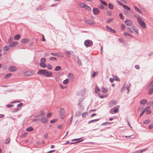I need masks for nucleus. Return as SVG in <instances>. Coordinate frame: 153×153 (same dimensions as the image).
Here are the masks:
<instances>
[{"mask_svg": "<svg viewBox=\"0 0 153 153\" xmlns=\"http://www.w3.org/2000/svg\"><path fill=\"white\" fill-rule=\"evenodd\" d=\"M93 45V42L90 39H87L84 42V45L86 48L91 47Z\"/></svg>", "mask_w": 153, "mask_h": 153, "instance_id": "obj_1", "label": "nucleus"}, {"mask_svg": "<svg viewBox=\"0 0 153 153\" xmlns=\"http://www.w3.org/2000/svg\"><path fill=\"white\" fill-rule=\"evenodd\" d=\"M59 112L61 118L62 119H63L65 115V109L63 108H61L59 110Z\"/></svg>", "mask_w": 153, "mask_h": 153, "instance_id": "obj_2", "label": "nucleus"}, {"mask_svg": "<svg viewBox=\"0 0 153 153\" xmlns=\"http://www.w3.org/2000/svg\"><path fill=\"white\" fill-rule=\"evenodd\" d=\"M34 73L33 71L29 70L25 71L24 73V75L25 76H30L33 74Z\"/></svg>", "mask_w": 153, "mask_h": 153, "instance_id": "obj_3", "label": "nucleus"}, {"mask_svg": "<svg viewBox=\"0 0 153 153\" xmlns=\"http://www.w3.org/2000/svg\"><path fill=\"white\" fill-rule=\"evenodd\" d=\"M47 72V70L45 69H41L39 70L37 73L38 74L42 75L43 76H45L46 72Z\"/></svg>", "mask_w": 153, "mask_h": 153, "instance_id": "obj_4", "label": "nucleus"}, {"mask_svg": "<svg viewBox=\"0 0 153 153\" xmlns=\"http://www.w3.org/2000/svg\"><path fill=\"white\" fill-rule=\"evenodd\" d=\"M150 109V106H147L145 108L144 110H145V111L146 112V114H150L152 112Z\"/></svg>", "mask_w": 153, "mask_h": 153, "instance_id": "obj_5", "label": "nucleus"}, {"mask_svg": "<svg viewBox=\"0 0 153 153\" xmlns=\"http://www.w3.org/2000/svg\"><path fill=\"white\" fill-rule=\"evenodd\" d=\"M93 12L94 15H98L100 13V10L97 8H94L93 9Z\"/></svg>", "mask_w": 153, "mask_h": 153, "instance_id": "obj_6", "label": "nucleus"}, {"mask_svg": "<svg viewBox=\"0 0 153 153\" xmlns=\"http://www.w3.org/2000/svg\"><path fill=\"white\" fill-rule=\"evenodd\" d=\"M50 55L56 56H58V57H63V55L62 54H59L58 53H50Z\"/></svg>", "mask_w": 153, "mask_h": 153, "instance_id": "obj_7", "label": "nucleus"}, {"mask_svg": "<svg viewBox=\"0 0 153 153\" xmlns=\"http://www.w3.org/2000/svg\"><path fill=\"white\" fill-rule=\"evenodd\" d=\"M117 104V101H116L111 100L109 103V106L110 107H111L113 106L116 105Z\"/></svg>", "mask_w": 153, "mask_h": 153, "instance_id": "obj_8", "label": "nucleus"}, {"mask_svg": "<svg viewBox=\"0 0 153 153\" xmlns=\"http://www.w3.org/2000/svg\"><path fill=\"white\" fill-rule=\"evenodd\" d=\"M124 23L126 25L128 26H131L132 24L131 21L128 19L126 20Z\"/></svg>", "mask_w": 153, "mask_h": 153, "instance_id": "obj_9", "label": "nucleus"}, {"mask_svg": "<svg viewBox=\"0 0 153 153\" xmlns=\"http://www.w3.org/2000/svg\"><path fill=\"white\" fill-rule=\"evenodd\" d=\"M53 75L52 72L51 71H48L47 70V72H46L45 76L46 77H51Z\"/></svg>", "mask_w": 153, "mask_h": 153, "instance_id": "obj_10", "label": "nucleus"}, {"mask_svg": "<svg viewBox=\"0 0 153 153\" xmlns=\"http://www.w3.org/2000/svg\"><path fill=\"white\" fill-rule=\"evenodd\" d=\"M8 69L10 71L12 72L15 71L17 70L16 67L13 66H9L8 68Z\"/></svg>", "mask_w": 153, "mask_h": 153, "instance_id": "obj_11", "label": "nucleus"}, {"mask_svg": "<svg viewBox=\"0 0 153 153\" xmlns=\"http://www.w3.org/2000/svg\"><path fill=\"white\" fill-rule=\"evenodd\" d=\"M139 22V23L141 27L143 29H145L146 28V25L143 21L140 22Z\"/></svg>", "mask_w": 153, "mask_h": 153, "instance_id": "obj_12", "label": "nucleus"}, {"mask_svg": "<svg viewBox=\"0 0 153 153\" xmlns=\"http://www.w3.org/2000/svg\"><path fill=\"white\" fill-rule=\"evenodd\" d=\"M18 44V42L15 41L13 42H11L9 44L10 46V47H14L16 45H17Z\"/></svg>", "mask_w": 153, "mask_h": 153, "instance_id": "obj_13", "label": "nucleus"}, {"mask_svg": "<svg viewBox=\"0 0 153 153\" xmlns=\"http://www.w3.org/2000/svg\"><path fill=\"white\" fill-rule=\"evenodd\" d=\"M41 121L43 124H46L48 123V120L45 117H43L41 119Z\"/></svg>", "mask_w": 153, "mask_h": 153, "instance_id": "obj_14", "label": "nucleus"}, {"mask_svg": "<svg viewBox=\"0 0 153 153\" xmlns=\"http://www.w3.org/2000/svg\"><path fill=\"white\" fill-rule=\"evenodd\" d=\"M84 22L85 24H94V22L93 21L90 19L85 20L84 21Z\"/></svg>", "mask_w": 153, "mask_h": 153, "instance_id": "obj_15", "label": "nucleus"}, {"mask_svg": "<svg viewBox=\"0 0 153 153\" xmlns=\"http://www.w3.org/2000/svg\"><path fill=\"white\" fill-rule=\"evenodd\" d=\"M68 78L72 81L74 80V76L73 74L71 73H69L68 74Z\"/></svg>", "mask_w": 153, "mask_h": 153, "instance_id": "obj_16", "label": "nucleus"}, {"mask_svg": "<svg viewBox=\"0 0 153 153\" xmlns=\"http://www.w3.org/2000/svg\"><path fill=\"white\" fill-rule=\"evenodd\" d=\"M29 41V40L28 39L25 38L21 39V42L23 44H25L28 42Z\"/></svg>", "mask_w": 153, "mask_h": 153, "instance_id": "obj_17", "label": "nucleus"}, {"mask_svg": "<svg viewBox=\"0 0 153 153\" xmlns=\"http://www.w3.org/2000/svg\"><path fill=\"white\" fill-rule=\"evenodd\" d=\"M148 101L146 99H143L140 102V104L142 105H145L147 102Z\"/></svg>", "mask_w": 153, "mask_h": 153, "instance_id": "obj_18", "label": "nucleus"}, {"mask_svg": "<svg viewBox=\"0 0 153 153\" xmlns=\"http://www.w3.org/2000/svg\"><path fill=\"white\" fill-rule=\"evenodd\" d=\"M134 8L136 11L139 13L141 14L142 13V12L136 6H134Z\"/></svg>", "mask_w": 153, "mask_h": 153, "instance_id": "obj_19", "label": "nucleus"}, {"mask_svg": "<svg viewBox=\"0 0 153 153\" xmlns=\"http://www.w3.org/2000/svg\"><path fill=\"white\" fill-rule=\"evenodd\" d=\"M10 46L9 45H7L5 46L3 48V51H6L9 50L10 48Z\"/></svg>", "mask_w": 153, "mask_h": 153, "instance_id": "obj_20", "label": "nucleus"}, {"mask_svg": "<svg viewBox=\"0 0 153 153\" xmlns=\"http://www.w3.org/2000/svg\"><path fill=\"white\" fill-rule=\"evenodd\" d=\"M40 66L42 68H45L47 66V65L45 62H41L39 63Z\"/></svg>", "mask_w": 153, "mask_h": 153, "instance_id": "obj_21", "label": "nucleus"}, {"mask_svg": "<svg viewBox=\"0 0 153 153\" xmlns=\"http://www.w3.org/2000/svg\"><path fill=\"white\" fill-rule=\"evenodd\" d=\"M101 91L103 93H106L108 91V88H105L104 87H102L101 88Z\"/></svg>", "mask_w": 153, "mask_h": 153, "instance_id": "obj_22", "label": "nucleus"}, {"mask_svg": "<svg viewBox=\"0 0 153 153\" xmlns=\"http://www.w3.org/2000/svg\"><path fill=\"white\" fill-rule=\"evenodd\" d=\"M100 120V118H98V119L91 120L88 122V123H94V122H96L99 120Z\"/></svg>", "mask_w": 153, "mask_h": 153, "instance_id": "obj_23", "label": "nucleus"}, {"mask_svg": "<svg viewBox=\"0 0 153 153\" xmlns=\"http://www.w3.org/2000/svg\"><path fill=\"white\" fill-rule=\"evenodd\" d=\"M100 91V88L99 87H98L96 85L95 86V93L97 94H99V93H98V92Z\"/></svg>", "mask_w": 153, "mask_h": 153, "instance_id": "obj_24", "label": "nucleus"}, {"mask_svg": "<svg viewBox=\"0 0 153 153\" xmlns=\"http://www.w3.org/2000/svg\"><path fill=\"white\" fill-rule=\"evenodd\" d=\"M34 128L32 127H29L26 129V131H31L33 130Z\"/></svg>", "mask_w": 153, "mask_h": 153, "instance_id": "obj_25", "label": "nucleus"}, {"mask_svg": "<svg viewBox=\"0 0 153 153\" xmlns=\"http://www.w3.org/2000/svg\"><path fill=\"white\" fill-rule=\"evenodd\" d=\"M76 139V141H77L76 142H75L76 143L81 142L83 140V139H82V137H81L80 138H77V139Z\"/></svg>", "mask_w": 153, "mask_h": 153, "instance_id": "obj_26", "label": "nucleus"}, {"mask_svg": "<svg viewBox=\"0 0 153 153\" xmlns=\"http://www.w3.org/2000/svg\"><path fill=\"white\" fill-rule=\"evenodd\" d=\"M72 118H73V116H72L71 117L68 119V125H70L71 123H72Z\"/></svg>", "mask_w": 153, "mask_h": 153, "instance_id": "obj_27", "label": "nucleus"}, {"mask_svg": "<svg viewBox=\"0 0 153 153\" xmlns=\"http://www.w3.org/2000/svg\"><path fill=\"white\" fill-rule=\"evenodd\" d=\"M21 36L19 34L16 35L14 37V39L15 40L19 39L20 38Z\"/></svg>", "mask_w": 153, "mask_h": 153, "instance_id": "obj_28", "label": "nucleus"}, {"mask_svg": "<svg viewBox=\"0 0 153 153\" xmlns=\"http://www.w3.org/2000/svg\"><path fill=\"white\" fill-rule=\"evenodd\" d=\"M123 34L124 36H127L128 38H130V37H131V35L128 33L124 32Z\"/></svg>", "mask_w": 153, "mask_h": 153, "instance_id": "obj_29", "label": "nucleus"}, {"mask_svg": "<svg viewBox=\"0 0 153 153\" xmlns=\"http://www.w3.org/2000/svg\"><path fill=\"white\" fill-rule=\"evenodd\" d=\"M149 89L148 92V94L149 95L152 94L153 92V87Z\"/></svg>", "mask_w": 153, "mask_h": 153, "instance_id": "obj_30", "label": "nucleus"}, {"mask_svg": "<svg viewBox=\"0 0 153 153\" xmlns=\"http://www.w3.org/2000/svg\"><path fill=\"white\" fill-rule=\"evenodd\" d=\"M61 69V67L59 66H56L55 68V70L56 71H60Z\"/></svg>", "mask_w": 153, "mask_h": 153, "instance_id": "obj_31", "label": "nucleus"}, {"mask_svg": "<svg viewBox=\"0 0 153 153\" xmlns=\"http://www.w3.org/2000/svg\"><path fill=\"white\" fill-rule=\"evenodd\" d=\"M108 7L110 10H113L114 8V6L111 3H110L108 4Z\"/></svg>", "mask_w": 153, "mask_h": 153, "instance_id": "obj_32", "label": "nucleus"}, {"mask_svg": "<svg viewBox=\"0 0 153 153\" xmlns=\"http://www.w3.org/2000/svg\"><path fill=\"white\" fill-rule=\"evenodd\" d=\"M84 8L87 11H90L91 10L90 7L86 5L85 7H84Z\"/></svg>", "mask_w": 153, "mask_h": 153, "instance_id": "obj_33", "label": "nucleus"}, {"mask_svg": "<svg viewBox=\"0 0 153 153\" xmlns=\"http://www.w3.org/2000/svg\"><path fill=\"white\" fill-rule=\"evenodd\" d=\"M123 7L124 9L127 10H130V8L128 6H127L126 5L124 4L123 5Z\"/></svg>", "mask_w": 153, "mask_h": 153, "instance_id": "obj_34", "label": "nucleus"}, {"mask_svg": "<svg viewBox=\"0 0 153 153\" xmlns=\"http://www.w3.org/2000/svg\"><path fill=\"white\" fill-rule=\"evenodd\" d=\"M12 75V74L11 73L7 74L4 76V77L5 79L8 78Z\"/></svg>", "mask_w": 153, "mask_h": 153, "instance_id": "obj_35", "label": "nucleus"}, {"mask_svg": "<svg viewBox=\"0 0 153 153\" xmlns=\"http://www.w3.org/2000/svg\"><path fill=\"white\" fill-rule=\"evenodd\" d=\"M79 6L82 8H84L85 7V6L86 5V4L84 3H83L80 2L79 4Z\"/></svg>", "mask_w": 153, "mask_h": 153, "instance_id": "obj_36", "label": "nucleus"}, {"mask_svg": "<svg viewBox=\"0 0 153 153\" xmlns=\"http://www.w3.org/2000/svg\"><path fill=\"white\" fill-rule=\"evenodd\" d=\"M148 150V148H145L141 150H139V152L140 153H141L145 151H147Z\"/></svg>", "mask_w": 153, "mask_h": 153, "instance_id": "obj_37", "label": "nucleus"}, {"mask_svg": "<svg viewBox=\"0 0 153 153\" xmlns=\"http://www.w3.org/2000/svg\"><path fill=\"white\" fill-rule=\"evenodd\" d=\"M148 88H150V87H153V81L151 82L148 85Z\"/></svg>", "mask_w": 153, "mask_h": 153, "instance_id": "obj_38", "label": "nucleus"}, {"mask_svg": "<svg viewBox=\"0 0 153 153\" xmlns=\"http://www.w3.org/2000/svg\"><path fill=\"white\" fill-rule=\"evenodd\" d=\"M137 22L138 23L140 22L143 21L142 20V19L141 16H138L137 18Z\"/></svg>", "mask_w": 153, "mask_h": 153, "instance_id": "obj_39", "label": "nucleus"}, {"mask_svg": "<svg viewBox=\"0 0 153 153\" xmlns=\"http://www.w3.org/2000/svg\"><path fill=\"white\" fill-rule=\"evenodd\" d=\"M113 20V18L109 19L107 20L106 22L108 24L110 23Z\"/></svg>", "mask_w": 153, "mask_h": 153, "instance_id": "obj_40", "label": "nucleus"}, {"mask_svg": "<svg viewBox=\"0 0 153 153\" xmlns=\"http://www.w3.org/2000/svg\"><path fill=\"white\" fill-rule=\"evenodd\" d=\"M100 2L102 4L104 5V6H106L107 5V3L106 2H105V1H102V0H100Z\"/></svg>", "mask_w": 153, "mask_h": 153, "instance_id": "obj_41", "label": "nucleus"}, {"mask_svg": "<svg viewBox=\"0 0 153 153\" xmlns=\"http://www.w3.org/2000/svg\"><path fill=\"white\" fill-rule=\"evenodd\" d=\"M66 56L68 57H70V51H65Z\"/></svg>", "mask_w": 153, "mask_h": 153, "instance_id": "obj_42", "label": "nucleus"}, {"mask_svg": "<svg viewBox=\"0 0 153 153\" xmlns=\"http://www.w3.org/2000/svg\"><path fill=\"white\" fill-rule=\"evenodd\" d=\"M111 123L109 122H106L102 123V125L103 126L108 125L111 124Z\"/></svg>", "mask_w": 153, "mask_h": 153, "instance_id": "obj_43", "label": "nucleus"}, {"mask_svg": "<svg viewBox=\"0 0 153 153\" xmlns=\"http://www.w3.org/2000/svg\"><path fill=\"white\" fill-rule=\"evenodd\" d=\"M68 79H66L63 81V83L64 85H66L68 83Z\"/></svg>", "mask_w": 153, "mask_h": 153, "instance_id": "obj_44", "label": "nucleus"}, {"mask_svg": "<svg viewBox=\"0 0 153 153\" xmlns=\"http://www.w3.org/2000/svg\"><path fill=\"white\" fill-rule=\"evenodd\" d=\"M10 141V138H7L5 141V143L6 144H8Z\"/></svg>", "mask_w": 153, "mask_h": 153, "instance_id": "obj_45", "label": "nucleus"}, {"mask_svg": "<svg viewBox=\"0 0 153 153\" xmlns=\"http://www.w3.org/2000/svg\"><path fill=\"white\" fill-rule=\"evenodd\" d=\"M47 68L49 70H51L52 68V66L51 65L48 64L47 65Z\"/></svg>", "mask_w": 153, "mask_h": 153, "instance_id": "obj_46", "label": "nucleus"}, {"mask_svg": "<svg viewBox=\"0 0 153 153\" xmlns=\"http://www.w3.org/2000/svg\"><path fill=\"white\" fill-rule=\"evenodd\" d=\"M45 114V113L44 112V111L43 110H42L40 111V116H44Z\"/></svg>", "mask_w": 153, "mask_h": 153, "instance_id": "obj_47", "label": "nucleus"}, {"mask_svg": "<svg viewBox=\"0 0 153 153\" xmlns=\"http://www.w3.org/2000/svg\"><path fill=\"white\" fill-rule=\"evenodd\" d=\"M119 17L122 20H123L124 19V16L122 13L119 14Z\"/></svg>", "mask_w": 153, "mask_h": 153, "instance_id": "obj_48", "label": "nucleus"}, {"mask_svg": "<svg viewBox=\"0 0 153 153\" xmlns=\"http://www.w3.org/2000/svg\"><path fill=\"white\" fill-rule=\"evenodd\" d=\"M43 9V8L41 6H40L38 7L36 9V10L37 11L39 10H42Z\"/></svg>", "mask_w": 153, "mask_h": 153, "instance_id": "obj_49", "label": "nucleus"}, {"mask_svg": "<svg viewBox=\"0 0 153 153\" xmlns=\"http://www.w3.org/2000/svg\"><path fill=\"white\" fill-rule=\"evenodd\" d=\"M14 105L13 104H9L6 105V107L8 108H10L14 106Z\"/></svg>", "mask_w": 153, "mask_h": 153, "instance_id": "obj_50", "label": "nucleus"}, {"mask_svg": "<svg viewBox=\"0 0 153 153\" xmlns=\"http://www.w3.org/2000/svg\"><path fill=\"white\" fill-rule=\"evenodd\" d=\"M88 115V113L87 112H85L83 113L82 114V117H85L87 115Z\"/></svg>", "mask_w": 153, "mask_h": 153, "instance_id": "obj_51", "label": "nucleus"}, {"mask_svg": "<svg viewBox=\"0 0 153 153\" xmlns=\"http://www.w3.org/2000/svg\"><path fill=\"white\" fill-rule=\"evenodd\" d=\"M117 3L120 6H122L123 7V5H124L122 3H121V2H120L119 1H117Z\"/></svg>", "mask_w": 153, "mask_h": 153, "instance_id": "obj_52", "label": "nucleus"}, {"mask_svg": "<svg viewBox=\"0 0 153 153\" xmlns=\"http://www.w3.org/2000/svg\"><path fill=\"white\" fill-rule=\"evenodd\" d=\"M57 121L56 119H53L50 121V123H53L56 122Z\"/></svg>", "mask_w": 153, "mask_h": 153, "instance_id": "obj_53", "label": "nucleus"}, {"mask_svg": "<svg viewBox=\"0 0 153 153\" xmlns=\"http://www.w3.org/2000/svg\"><path fill=\"white\" fill-rule=\"evenodd\" d=\"M57 59V58L54 57H52L50 58L49 60H52V61H54L55 60H56Z\"/></svg>", "mask_w": 153, "mask_h": 153, "instance_id": "obj_54", "label": "nucleus"}, {"mask_svg": "<svg viewBox=\"0 0 153 153\" xmlns=\"http://www.w3.org/2000/svg\"><path fill=\"white\" fill-rule=\"evenodd\" d=\"M135 137L134 135H131L130 136H126L125 137L127 139H129L130 138H133Z\"/></svg>", "mask_w": 153, "mask_h": 153, "instance_id": "obj_55", "label": "nucleus"}, {"mask_svg": "<svg viewBox=\"0 0 153 153\" xmlns=\"http://www.w3.org/2000/svg\"><path fill=\"white\" fill-rule=\"evenodd\" d=\"M106 29L109 31L111 32V31L112 30V29L110 27L108 26H106Z\"/></svg>", "mask_w": 153, "mask_h": 153, "instance_id": "obj_56", "label": "nucleus"}, {"mask_svg": "<svg viewBox=\"0 0 153 153\" xmlns=\"http://www.w3.org/2000/svg\"><path fill=\"white\" fill-rule=\"evenodd\" d=\"M46 61V59L45 58H42L41 59L40 61L41 62H45Z\"/></svg>", "mask_w": 153, "mask_h": 153, "instance_id": "obj_57", "label": "nucleus"}, {"mask_svg": "<svg viewBox=\"0 0 153 153\" xmlns=\"http://www.w3.org/2000/svg\"><path fill=\"white\" fill-rule=\"evenodd\" d=\"M127 30L130 33H133V31L132 30L130 27H128Z\"/></svg>", "mask_w": 153, "mask_h": 153, "instance_id": "obj_58", "label": "nucleus"}, {"mask_svg": "<svg viewBox=\"0 0 153 153\" xmlns=\"http://www.w3.org/2000/svg\"><path fill=\"white\" fill-rule=\"evenodd\" d=\"M118 111V108H115L113 110V112L115 113H117Z\"/></svg>", "mask_w": 153, "mask_h": 153, "instance_id": "obj_59", "label": "nucleus"}, {"mask_svg": "<svg viewBox=\"0 0 153 153\" xmlns=\"http://www.w3.org/2000/svg\"><path fill=\"white\" fill-rule=\"evenodd\" d=\"M125 84H124V85H123V86L121 88V92H123L124 91V88H125Z\"/></svg>", "mask_w": 153, "mask_h": 153, "instance_id": "obj_60", "label": "nucleus"}, {"mask_svg": "<svg viewBox=\"0 0 153 153\" xmlns=\"http://www.w3.org/2000/svg\"><path fill=\"white\" fill-rule=\"evenodd\" d=\"M44 137L45 139H47L48 137V134L47 133H45L44 135Z\"/></svg>", "mask_w": 153, "mask_h": 153, "instance_id": "obj_61", "label": "nucleus"}, {"mask_svg": "<svg viewBox=\"0 0 153 153\" xmlns=\"http://www.w3.org/2000/svg\"><path fill=\"white\" fill-rule=\"evenodd\" d=\"M114 80H115L117 81H120V79L116 76H115L114 78Z\"/></svg>", "mask_w": 153, "mask_h": 153, "instance_id": "obj_62", "label": "nucleus"}, {"mask_svg": "<svg viewBox=\"0 0 153 153\" xmlns=\"http://www.w3.org/2000/svg\"><path fill=\"white\" fill-rule=\"evenodd\" d=\"M107 13L108 15L109 16H111L112 14V12L109 10H107Z\"/></svg>", "mask_w": 153, "mask_h": 153, "instance_id": "obj_63", "label": "nucleus"}, {"mask_svg": "<svg viewBox=\"0 0 153 153\" xmlns=\"http://www.w3.org/2000/svg\"><path fill=\"white\" fill-rule=\"evenodd\" d=\"M148 104L150 106H153V101H150L148 102Z\"/></svg>", "mask_w": 153, "mask_h": 153, "instance_id": "obj_64", "label": "nucleus"}]
</instances>
